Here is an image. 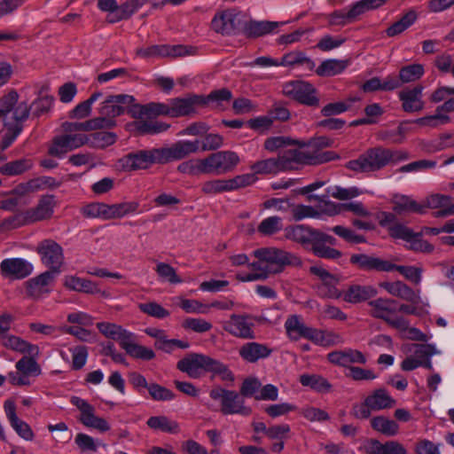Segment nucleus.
I'll return each instance as SVG.
<instances>
[{
    "mask_svg": "<svg viewBox=\"0 0 454 454\" xmlns=\"http://www.w3.org/2000/svg\"><path fill=\"white\" fill-rule=\"evenodd\" d=\"M283 229L282 219L279 216H270L262 220L257 231L264 236L276 234Z\"/></svg>",
    "mask_w": 454,
    "mask_h": 454,
    "instance_id": "obj_60",
    "label": "nucleus"
},
{
    "mask_svg": "<svg viewBox=\"0 0 454 454\" xmlns=\"http://www.w3.org/2000/svg\"><path fill=\"white\" fill-rule=\"evenodd\" d=\"M253 174H276L283 171L280 163L277 158H270L256 161L253 166Z\"/></svg>",
    "mask_w": 454,
    "mask_h": 454,
    "instance_id": "obj_58",
    "label": "nucleus"
},
{
    "mask_svg": "<svg viewBox=\"0 0 454 454\" xmlns=\"http://www.w3.org/2000/svg\"><path fill=\"white\" fill-rule=\"evenodd\" d=\"M289 212L294 221H301L304 218H317L320 213L312 206L306 205H288Z\"/></svg>",
    "mask_w": 454,
    "mask_h": 454,
    "instance_id": "obj_56",
    "label": "nucleus"
},
{
    "mask_svg": "<svg viewBox=\"0 0 454 454\" xmlns=\"http://www.w3.org/2000/svg\"><path fill=\"white\" fill-rule=\"evenodd\" d=\"M176 368L192 379H200L205 373L211 372L220 376L223 380H234V375L226 364L204 354H187L177 362Z\"/></svg>",
    "mask_w": 454,
    "mask_h": 454,
    "instance_id": "obj_1",
    "label": "nucleus"
},
{
    "mask_svg": "<svg viewBox=\"0 0 454 454\" xmlns=\"http://www.w3.org/2000/svg\"><path fill=\"white\" fill-rule=\"evenodd\" d=\"M365 399L371 405V409H372L374 411L390 409L396 403V401L392 396H390L385 388H378L373 390L372 394L365 397Z\"/></svg>",
    "mask_w": 454,
    "mask_h": 454,
    "instance_id": "obj_34",
    "label": "nucleus"
},
{
    "mask_svg": "<svg viewBox=\"0 0 454 454\" xmlns=\"http://www.w3.org/2000/svg\"><path fill=\"white\" fill-rule=\"evenodd\" d=\"M254 257L265 262L268 272L278 274L287 265H300L301 260L294 254L276 247H263L253 252Z\"/></svg>",
    "mask_w": 454,
    "mask_h": 454,
    "instance_id": "obj_6",
    "label": "nucleus"
},
{
    "mask_svg": "<svg viewBox=\"0 0 454 454\" xmlns=\"http://www.w3.org/2000/svg\"><path fill=\"white\" fill-rule=\"evenodd\" d=\"M424 74V67L420 64H412L401 68L399 73L403 83H408L419 80Z\"/></svg>",
    "mask_w": 454,
    "mask_h": 454,
    "instance_id": "obj_63",
    "label": "nucleus"
},
{
    "mask_svg": "<svg viewBox=\"0 0 454 454\" xmlns=\"http://www.w3.org/2000/svg\"><path fill=\"white\" fill-rule=\"evenodd\" d=\"M368 305L370 315L385 322L397 312V301L389 298H377L370 301Z\"/></svg>",
    "mask_w": 454,
    "mask_h": 454,
    "instance_id": "obj_28",
    "label": "nucleus"
},
{
    "mask_svg": "<svg viewBox=\"0 0 454 454\" xmlns=\"http://www.w3.org/2000/svg\"><path fill=\"white\" fill-rule=\"evenodd\" d=\"M299 381L302 386L309 387L319 393H328L332 388L330 382L318 374H301L300 375Z\"/></svg>",
    "mask_w": 454,
    "mask_h": 454,
    "instance_id": "obj_41",
    "label": "nucleus"
},
{
    "mask_svg": "<svg viewBox=\"0 0 454 454\" xmlns=\"http://www.w3.org/2000/svg\"><path fill=\"white\" fill-rule=\"evenodd\" d=\"M64 286L67 289L75 292H82L90 294L100 293V289L95 282L76 276H67L64 280Z\"/></svg>",
    "mask_w": 454,
    "mask_h": 454,
    "instance_id": "obj_36",
    "label": "nucleus"
},
{
    "mask_svg": "<svg viewBox=\"0 0 454 454\" xmlns=\"http://www.w3.org/2000/svg\"><path fill=\"white\" fill-rule=\"evenodd\" d=\"M177 170L180 173L196 176L200 174H207L206 166H205V159H192L186 161L182 162L178 165Z\"/></svg>",
    "mask_w": 454,
    "mask_h": 454,
    "instance_id": "obj_57",
    "label": "nucleus"
},
{
    "mask_svg": "<svg viewBox=\"0 0 454 454\" xmlns=\"http://www.w3.org/2000/svg\"><path fill=\"white\" fill-rule=\"evenodd\" d=\"M450 120L451 119L449 115L442 114L436 109L434 114L418 118L414 122L419 126L436 128L438 126L450 123Z\"/></svg>",
    "mask_w": 454,
    "mask_h": 454,
    "instance_id": "obj_62",
    "label": "nucleus"
},
{
    "mask_svg": "<svg viewBox=\"0 0 454 454\" xmlns=\"http://www.w3.org/2000/svg\"><path fill=\"white\" fill-rule=\"evenodd\" d=\"M396 270L403 275L408 281L415 285L421 282L423 269L416 266L397 265L389 261L387 272Z\"/></svg>",
    "mask_w": 454,
    "mask_h": 454,
    "instance_id": "obj_49",
    "label": "nucleus"
},
{
    "mask_svg": "<svg viewBox=\"0 0 454 454\" xmlns=\"http://www.w3.org/2000/svg\"><path fill=\"white\" fill-rule=\"evenodd\" d=\"M282 92L286 97L307 106L317 107L320 105L317 89L309 82L301 80L284 83Z\"/></svg>",
    "mask_w": 454,
    "mask_h": 454,
    "instance_id": "obj_8",
    "label": "nucleus"
},
{
    "mask_svg": "<svg viewBox=\"0 0 454 454\" xmlns=\"http://www.w3.org/2000/svg\"><path fill=\"white\" fill-rule=\"evenodd\" d=\"M29 115V109L26 102H21L14 110V121H4L6 128L2 136L0 149L6 150L18 137L22 131V121H26Z\"/></svg>",
    "mask_w": 454,
    "mask_h": 454,
    "instance_id": "obj_12",
    "label": "nucleus"
},
{
    "mask_svg": "<svg viewBox=\"0 0 454 454\" xmlns=\"http://www.w3.org/2000/svg\"><path fill=\"white\" fill-rule=\"evenodd\" d=\"M102 97V93L99 91L94 92L90 97L79 103L72 111L69 113V118L72 119H83L90 115L91 106L99 98Z\"/></svg>",
    "mask_w": 454,
    "mask_h": 454,
    "instance_id": "obj_51",
    "label": "nucleus"
},
{
    "mask_svg": "<svg viewBox=\"0 0 454 454\" xmlns=\"http://www.w3.org/2000/svg\"><path fill=\"white\" fill-rule=\"evenodd\" d=\"M19 94L16 90H11L6 95L0 98V117H4V121H7V114L12 112V118L14 120V110L20 105H17Z\"/></svg>",
    "mask_w": 454,
    "mask_h": 454,
    "instance_id": "obj_54",
    "label": "nucleus"
},
{
    "mask_svg": "<svg viewBox=\"0 0 454 454\" xmlns=\"http://www.w3.org/2000/svg\"><path fill=\"white\" fill-rule=\"evenodd\" d=\"M34 162L29 158H21L0 166V173L4 176H18L32 168Z\"/></svg>",
    "mask_w": 454,
    "mask_h": 454,
    "instance_id": "obj_44",
    "label": "nucleus"
},
{
    "mask_svg": "<svg viewBox=\"0 0 454 454\" xmlns=\"http://www.w3.org/2000/svg\"><path fill=\"white\" fill-rule=\"evenodd\" d=\"M325 236L331 239V241L320 240L317 242L315 246L311 247L313 254L317 257L325 259L336 260L340 258L342 256V253L340 250L330 247L337 245V239L333 236L326 233H325Z\"/></svg>",
    "mask_w": 454,
    "mask_h": 454,
    "instance_id": "obj_35",
    "label": "nucleus"
},
{
    "mask_svg": "<svg viewBox=\"0 0 454 454\" xmlns=\"http://www.w3.org/2000/svg\"><path fill=\"white\" fill-rule=\"evenodd\" d=\"M4 409L7 419L16 434L25 441H33L35 434L31 427L18 417L15 402L12 399H7L4 402Z\"/></svg>",
    "mask_w": 454,
    "mask_h": 454,
    "instance_id": "obj_19",
    "label": "nucleus"
},
{
    "mask_svg": "<svg viewBox=\"0 0 454 454\" xmlns=\"http://www.w3.org/2000/svg\"><path fill=\"white\" fill-rule=\"evenodd\" d=\"M32 263L22 258H8L0 263V272L4 278L23 279L33 272Z\"/></svg>",
    "mask_w": 454,
    "mask_h": 454,
    "instance_id": "obj_18",
    "label": "nucleus"
},
{
    "mask_svg": "<svg viewBox=\"0 0 454 454\" xmlns=\"http://www.w3.org/2000/svg\"><path fill=\"white\" fill-rule=\"evenodd\" d=\"M384 3L385 0H361L353 4L349 11H348V17L353 22L365 12L377 9L383 5Z\"/></svg>",
    "mask_w": 454,
    "mask_h": 454,
    "instance_id": "obj_52",
    "label": "nucleus"
},
{
    "mask_svg": "<svg viewBox=\"0 0 454 454\" xmlns=\"http://www.w3.org/2000/svg\"><path fill=\"white\" fill-rule=\"evenodd\" d=\"M55 276L56 275H53L51 272L44 271L30 278L26 282L27 294L35 300L40 299L44 294H48L50 293L48 285L54 280Z\"/></svg>",
    "mask_w": 454,
    "mask_h": 454,
    "instance_id": "obj_25",
    "label": "nucleus"
},
{
    "mask_svg": "<svg viewBox=\"0 0 454 454\" xmlns=\"http://www.w3.org/2000/svg\"><path fill=\"white\" fill-rule=\"evenodd\" d=\"M56 205L57 202L54 195L46 194L41 196L35 207L25 211L23 215L24 223H34L51 219Z\"/></svg>",
    "mask_w": 454,
    "mask_h": 454,
    "instance_id": "obj_16",
    "label": "nucleus"
},
{
    "mask_svg": "<svg viewBox=\"0 0 454 454\" xmlns=\"http://www.w3.org/2000/svg\"><path fill=\"white\" fill-rule=\"evenodd\" d=\"M189 54V49L186 46L181 44L152 45L144 50V58H177L184 57Z\"/></svg>",
    "mask_w": 454,
    "mask_h": 454,
    "instance_id": "obj_27",
    "label": "nucleus"
},
{
    "mask_svg": "<svg viewBox=\"0 0 454 454\" xmlns=\"http://www.w3.org/2000/svg\"><path fill=\"white\" fill-rule=\"evenodd\" d=\"M288 235L294 241L302 245H310L311 247L320 240L327 241L328 239V241H331V239L325 236V232L305 225L293 227L289 231Z\"/></svg>",
    "mask_w": 454,
    "mask_h": 454,
    "instance_id": "obj_23",
    "label": "nucleus"
},
{
    "mask_svg": "<svg viewBox=\"0 0 454 454\" xmlns=\"http://www.w3.org/2000/svg\"><path fill=\"white\" fill-rule=\"evenodd\" d=\"M71 403L76 406L81 411L80 422L87 427L98 429L100 432H106L110 429L108 422L95 415V408L86 400L78 396L71 398Z\"/></svg>",
    "mask_w": 454,
    "mask_h": 454,
    "instance_id": "obj_14",
    "label": "nucleus"
},
{
    "mask_svg": "<svg viewBox=\"0 0 454 454\" xmlns=\"http://www.w3.org/2000/svg\"><path fill=\"white\" fill-rule=\"evenodd\" d=\"M39 355H24L15 364L17 371L22 374L38 376L42 370L36 358Z\"/></svg>",
    "mask_w": 454,
    "mask_h": 454,
    "instance_id": "obj_47",
    "label": "nucleus"
},
{
    "mask_svg": "<svg viewBox=\"0 0 454 454\" xmlns=\"http://www.w3.org/2000/svg\"><path fill=\"white\" fill-rule=\"evenodd\" d=\"M283 22L282 24H286ZM281 23L276 21L250 20L243 23L242 31L247 37H260L276 30Z\"/></svg>",
    "mask_w": 454,
    "mask_h": 454,
    "instance_id": "obj_31",
    "label": "nucleus"
},
{
    "mask_svg": "<svg viewBox=\"0 0 454 454\" xmlns=\"http://www.w3.org/2000/svg\"><path fill=\"white\" fill-rule=\"evenodd\" d=\"M202 102L201 95L198 94H187L183 98H171L168 101L169 117L179 118L194 115Z\"/></svg>",
    "mask_w": 454,
    "mask_h": 454,
    "instance_id": "obj_15",
    "label": "nucleus"
},
{
    "mask_svg": "<svg viewBox=\"0 0 454 454\" xmlns=\"http://www.w3.org/2000/svg\"><path fill=\"white\" fill-rule=\"evenodd\" d=\"M349 262L357 269L364 271L387 272L389 264L387 260L367 254H353L350 256Z\"/></svg>",
    "mask_w": 454,
    "mask_h": 454,
    "instance_id": "obj_22",
    "label": "nucleus"
},
{
    "mask_svg": "<svg viewBox=\"0 0 454 454\" xmlns=\"http://www.w3.org/2000/svg\"><path fill=\"white\" fill-rule=\"evenodd\" d=\"M88 143L89 138L83 134H66L59 136L53 139L52 145L49 148V154L61 158L67 152L79 148Z\"/></svg>",
    "mask_w": 454,
    "mask_h": 454,
    "instance_id": "obj_17",
    "label": "nucleus"
},
{
    "mask_svg": "<svg viewBox=\"0 0 454 454\" xmlns=\"http://www.w3.org/2000/svg\"><path fill=\"white\" fill-rule=\"evenodd\" d=\"M301 65L305 66L309 70H312L315 67L314 62L307 58L301 52H290L285 54L282 58L279 66H295Z\"/></svg>",
    "mask_w": 454,
    "mask_h": 454,
    "instance_id": "obj_59",
    "label": "nucleus"
},
{
    "mask_svg": "<svg viewBox=\"0 0 454 454\" xmlns=\"http://www.w3.org/2000/svg\"><path fill=\"white\" fill-rule=\"evenodd\" d=\"M254 323L252 315L248 314H231L229 320L223 323V329L231 335L243 339L254 340L255 333L254 331Z\"/></svg>",
    "mask_w": 454,
    "mask_h": 454,
    "instance_id": "obj_13",
    "label": "nucleus"
},
{
    "mask_svg": "<svg viewBox=\"0 0 454 454\" xmlns=\"http://www.w3.org/2000/svg\"><path fill=\"white\" fill-rule=\"evenodd\" d=\"M327 359L331 364L341 367H348L351 364H364L367 362L361 351L353 348L332 351L327 355Z\"/></svg>",
    "mask_w": 454,
    "mask_h": 454,
    "instance_id": "obj_24",
    "label": "nucleus"
},
{
    "mask_svg": "<svg viewBox=\"0 0 454 454\" xmlns=\"http://www.w3.org/2000/svg\"><path fill=\"white\" fill-rule=\"evenodd\" d=\"M135 101V98L128 94H117L108 96L102 103L98 109L99 116L95 119L103 120L99 122L98 129H112L115 127L117 116H121L125 113V107L122 104H129Z\"/></svg>",
    "mask_w": 454,
    "mask_h": 454,
    "instance_id": "obj_5",
    "label": "nucleus"
},
{
    "mask_svg": "<svg viewBox=\"0 0 454 454\" xmlns=\"http://www.w3.org/2000/svg\"><path fill=\"white\" fill-rule=\"evenodd\" d=\"M127 113L131 118L136 121L126 124L127 130L135 132L137 135L142 133V105L132 101L129 104H122Z\"/></svg>",
    "mask_w": 454,
    "mask_h": 454,
    "instance_id": "obj_45",
    "label": "nucleus"
},
{
    "mask_svg": "<svg viewBox=\"0 0 454 454\" xmlns=\"http://www.w3.org/2000/svg\"><path fill=\"white\" fill-rule=\"evenodd\" d=\"M325 205L329 207H333L331 215L340 214L342 210L350 211L354 215L360 217H370L372 213L364 207L360 201H352L348 203L336 205L333 202H326Z\"/></svg>",
    "mask_w": 454,
    "mask_h": 454,
    "instance_id": "obj_42",
    "label": "nucleus"
},
{
    "mask_svg": "<svg viewBox=\"0 0 454 454\" xmlns=\"http://www.w3.org/2000/svg\"><path fill=\"white\" fill-rule=\"evenodd\" d=\"M49 90L48 86H42L37 91L36 98L29 106H27L29 112L32 111L34 117L38 118L51 111L54 102V97L49 93Z\"/></svg>",
    "mask_w": 454,
    "mask_h": 454,
    "instance_id": "obj_30",
    "label": "nucleus"
},
{
    "mask_svg": "<svg viewBox=\"0 0 454 454\" xmlns=\"http://www.w3.org/2000/svg\"><path fill=\"white\" fill-rule=\"evenodd\" d=\"M386 148L375 146L368 149L356 159L346 163V168L356 173L376 172L387 166Z\"/></svg>",
    "mask_w": 454,
    "mask_h": 454,
    "instance_id": "obj_4",
    "label": "nucleus"
},
{
    "mask_svg": "<svg viewBox=\"0 0 454 454\" xmlns=\"http://www.w3.org/2000/svg\"><path fill=\"white\" fill-rule=\"evenodd\" d=\"M139 202L129 201L108 205L102 202H92L81 208L82 215L86 218H99L111 220L121 218L126 215L136 212Z\"/></svg>",
    "mask_w": 454,
    "mask_h": 454,
    "instance_id": "obj_3",
    "label": "nucleus"
},
{
    "mask_svg": "<svg viewBox=\"0 0 454 454\" xmlns=\"http://www.w3.org/2000/svg\"><path fill=\"white\" fill-rule=\"evenodd\" d=\"M417 19V12L413 10H410L386 29V35L388 37H394L402 34L413 25Z\"/></svg>",
    "mask_w": 454,
    "mask_h": 454,
    "instance_id": "obj_39",
    "label": "nucleus"
},
{
    "mask_svg": "<svg viewBox=\"0 0 454 454\" xmlns=\"http://www.w3.org/2000/svg\"><path fill=\"white\" fill-rule=\"evenodd\" d=\"M232 98V93L230 90L223 88L211 91L207 96L201 95V106H207L209 104H215V107L222 106L223 102H229Z\"/></svg>",
    "mask_w": 454,
    "mask_h": 454,
    "instance_id": "obj_53",
    "label": "nucleus"
},
{
    "mask_svg": "<svg viewBox=\"0 0 454 454\" xmlns=\"http://www.w3.org/2000/svg\"><path fill=\"white\" fill-rule=\"evenodd\" d=\"M380 286L389 294L404 300L408 302L418 304L420 302V296L408 285L403 281L380 282Z\"/></svg>",
    "mask_w": 454,
    "mask_h": 454,
    "instance_id": "obj_26",
    "label": "nucleus"
},
{
    "mask_svg": "<svg viewBox=\"0 0 454 454\" xmlns=\"http://www.w3.org/2000/svg\"><path fill=\"white\" fill-rule=\"evenodd\" d=\"M242 13L235 9L216 12L212 21V29L222 35H234L242 31Z\"/></svg>",
    "mask_w": 454,
    "mask_h": 454,
    "instance_id": "obj_9",
    "label": "nucleus"
},
{
    "mask_svg": "<svg viewBox=\"0 0 454 454\" xmlns=\"http://www.w3.org/2000/svg\"><path fill=\"white\" fill-rule=\"evenodd\" d=\"M36 252L40 255L41 262L53 275L61 271L64 263V252L62 247L55 240L46 239L38 243Z\"/></svg>",
    "mask_w": 454,
    "mask_h": 454,
    "instance_id": "obj_10",
    "label": "nucleus"
},
{
    "mask_svg": "<svg viewBox=\"0 0 454 454\" xmlns=\"http://www.w3.org/2000/svg\"><path fill=\"white\" fill-rule=\"evenodd\" d=\"M348 63V60L327 59L317 67V74L320 76H333L343 72Z\"/></svg>",
    "mask_w": 454,
    "mask_h": 454,
    "instance_id": "obj_50",
    "label": "nucleus"
},
{
    "mask_svg": "<svg viewBox=\"0 0 454 454\" xmlns=\"http://www.w3.org/2000/svg\"><path fill=\"white\" fill-rule=\"evenodd\" d=\"M213 400L221 401V412L223 415L240 414L249 416L252 413L250 407L245 405L243 396L234 390H228L220 387H214L209 392Z\"/></svg>",
    "mask_w": 454,
    "mask_h": 454,
    "instance_id": "obj_7",
    "label": "nucleus"
},
{
    "mask_svg": "<svg viewBox=\"0 0 454 454\" xmlns=\"http://www.w3.org/2000/svg\"><path fill=\"white\" fill-rule=\"evenodd\" d=\"M423 90L424 87L419 84L413 88H407L399 92L398 97L402 102V108L404 112L415 113L424 109L425 103L422 100Z\"/></svg>",
    "mask_w": 454,
    "mask_h": 454,
    "instance_id": "obj_21",
    "label": "nucleus"
},
{
    "mask_svg": "<svg viewBox=\"0 0 454 454\" xmlns=\"http://www.w3.org/2000/svg\"><path fill=\"white\" fill-rule=\"evenodd\" d=\"M370 424L373 430L387 436H394L399 431V425L383 415L373 417Z\"/></svg>",
    "mask_w": 454,
    "mask_h": 454,
    "instance_id": "obj_40",
    "label": "nucleus"
},
{
    "mask_svg": "<svg viewBox=\"0 0 454 454\" xmlns=\"http://www.w3.org/2000/svg\"><path fill=\"white\" fill-rule=\"evenodd\" d=\"M285 328L288 337L293 340L304 338L309 326H307L297 315L290 316L285 322Z\"/></svg>",
    "mask_w": 454,
    "mask_h": 454,
    "instance_id": "obj_46",
    "label": "nucleus"
},
{
    "mask_svg": "<svg viewBox=\"0 0 454 454\" xmlns=\"http://www.w3.org/2000/svg\"><path fill=\"white\" fill-rule=\"evenodd\" d=\"M137 340V338L134 333L124 330L118 343L129 356L142 358V346H139Z\"/></svg>",
    "mask_w": 454,
    "mask_h": 454,
    "instance_id": "obj_48",
    "label": "nucleus"
},
{
    "mask_svg": "<svg viewBox=\"0 0 454 454\" xmlns=\"http://www.w3.org/2000/svg\"><path fill=\"white\" fill-rule=\"evenodd\" d=\"M378 294L377 289L370 285H350L346 291L342 293V299L348 303H360L375 297Z\"/></svg>",
    "mask_w": 454,
    "mask_h": 454,
    "instance_id": "obj_29",
    "label": "nucleus"
},
{
    "mask_svg": "<svg viewBox=\"0 0 454 454\" xmlns=\"http://www.w3.org/2000/svg\"><path fill=\"white\" fill-rule=\"evenodd\" d=\"M1 343L5 348L20 354L39 355L40 353L37 345L32 344L17 335L8 334Z\"/></svg>",
    "mask_w": 454,
    "mask_h": 454,
    "instance_id": "obj_33",
    "label": "nucleus"
},
{
    "mask_svg": "<svg viewBox=\"0 0 454 454\" xmlns=\"http://www.w3.org/2000/svg\"><path fill=\"white\" fill-rule=\"evenodd\" d=\"M394 211L402 213H425V206L418 203L416 200L407 195H395L393 198Z\"/></svg>",
    "mask_w": 454,
    "mask_h": 454,
    "instance_id": "obj_37",
    "label": "nucleus"
},
{
    "mask_svg": "<svg viewBox=\"0 0 454 454\" xmlns=\"http://www.w3.org/2000/svg\"><path fill=\"white\" fill-rule=\"evenodd\" d=\"M204 159L207 175L215 176L233 171L240 161L239 155L232 151H219Z\"/></svg>",
    "mask_w": 454,
    "mask_h": 454,
    "instance_id": "obj_11",
    "label": "nucleus"
},
{
    "mask_svg": "<svg viewBox=\"0 0 454 454\" xmlns=\"http://www.w3.org/2000/svg\"><path fill=\"white\" fill-rule=\"evenodd\" d=\"M147 426L154 430L168 434H177L180 430L179 424L164 415L150 417L146 421Z\"/></svg>",
    "mask_w": 454,
    "mask_h": 454,
    "instance_id": "obj_38",
    "label": "nucleus"
},
{
    "mask_svg": "<svg viewBox=\"0 0 454 454\" xmlns=\"http://www.w3.org/2000/svg\"><path fill=\"white\" fill-rule=\"evenodd\" d=\"M272 351L269 345L255 341L246 342L238 349L240 358L249 364H255L259 360L268 358Z\"/></svg>",
    "mask_w": 454,
    "mask_h": 454,
    "instance_id": "obj_20",
    "label": "nucleus"
},
{
    "mask_svg": "<svg viewBox=\"0 0 454 454\" xmlns=\"http://www.w3.org/2000/svg\"><path fill=\"white\" fill-rule=\"evenodd\" d=\"M339 278L332 276L331 279L327 278L315 286L316 292L318 296L328 299H338L342 296V293L337 288Z\"/></svg>",
    "mask_w": 454,
    "mask_h": 454,
    "instance_id": "obj_43",
    "label": "nucleus"
},
{
    "mask_svg": "<svg viewBox=\"0 0 454 454\" xmlns=\"http://www.w3.org/2000/svg\"><path fill=\"white\" fill-rule=\"evenodd\" d=\"M256 181V176L253 173L235 176L232 178L226 179L228 192L236 191L253 184Z\"/></svg>",
    "mask_w": 454,
    "mask_h": 454,
    "instance_id": "obj_64",
    "label": "nucleus"
},
{
    "mask_svg": "<svg viewBox=\"0 0 454 454\" xmlns=\"http://www.w3.org/2000/svg\"><path fill=\"white\" fill-rule=\"evenodd\" d=\"M118 167L122 171H133L142 167V151L124 155L118 160Z\"/></svg>",
    "mask_w": 454,
    "mask_h": 454,
    "instance_id": "obj_61",
    "label": "nucleus"
},
{
    "mask_svg": "<svg viewBox=\"0 0 454 454\" xmlns=\"http://www.w3.org/2000/svg\"><path fill=\"white\" fill-rule=\"evenodd\" d=\"M357 100V98H348L345 101L329 103L321 109V114L325 117H330L333 115L342 114L349 110L353 103H355Z\"/></svg>",
    "mask_w": 454,
    "mask_h": 454,
    "instance_id": "obj_55",
    "label": "nucleus"
},
{
    "mask_svg": "<svg viewBox=\"0 0 454 454\" xmlns=\"http://www.w3.org/2000/svg\"><path fill=\"white\" fill-rule=\"evenodd\" d=\"M337 158L338 155L333 152H302L297 148H284L278 156L283 171L294 169L295 165L300 163L318 165Z\"/></svg>",
    "mask_w": 454,
    "mask_h": 454,
    "instance_id": "obj_2",
    "label": "nucleus"
},
{
    "mask_svg": "<svg viewBox=\"0 0 454 454\" xmlns=\"http://www.w3.org/2000/svg\"><path fill=\"white\" fill-rule=\"evenodd\" d=\"M200 150L199 140H182L167 148L169 161L180 160Z\"/></svg>",
    "mask_w": 454,
    "mask_h": 454,
    "instance_id": "obj_32",
    "label": "nucleus"
}]
</instances>
